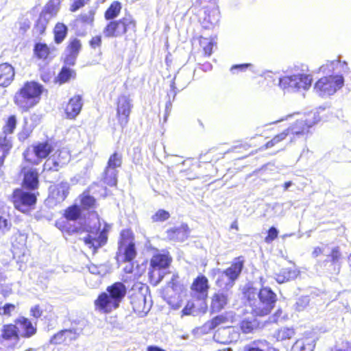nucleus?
I'll use <instances>...</instances> for the list:
<instances>
[{
    "label": "nucleus",
    "instance_id": "obj_15",
    "mask_svg": "<svg viewBox=\"0 0 351 351\" xmlns=\"http://www.w3.org/2000/svg\"><path fill=\"white\" fill-rule=\"evenodd\" d=\"M199 11L203 10L202 15L199 14V21L202 25L206 28H210L216 25L220 19V12L217 2H211L210 5H207L199 8Z\"/></svg>",
    "mask_w": 351,
    "mask_h": 351
},
{
    "label": "nucleus",
    "instance_id": "obj_58",
    "mask_svg": "<svg viewBox=\"0 0 351 351\" xmlns=\"http://www.w3.org/2000/svg\"><path fill=\"white\" fill-rule=\"evenodd\" d=\"M62 233L66 234L67 235H73L75 234H80L83 232V230L80 227H76V226H63L61 228H60Z\"/></svg>",
    "mask_w": 351,
    "mask_h": 351
},
{
    "label": "nucleus",
    "instance_id": "obj_46",
    "mask_svg": "<svg viewBox=\"0 0 351 351\" xmlns=\"http://www.w3.org/2000/svg\"><path fill=\"white\" fill-rule=\"evenodd\" d=\"M287 136H288V134H287V132L285 131V130H284L282 132L275 135L271 140H269L267 143H265L258 149L262 151L264 149H271V148L277 147L282 141H284L287 138Z\"/></svg>",
    "mask_w": 351,
    "mask_h": 351
},
{
    "label": "nucleus",
    "instance_id": "obj_34",
    "mask_svg": "<svg viewBox=\"0 0 351 351\" xmlns=\"http://www.w3.org/2000/svg\"><path fill=\"white\" fill-rule=\"evenodd\" d=\"M258 297L260 302L265 303L266 308L270 307L274 308L277 300L276 294L269 287H262L260 289Z\"/></svg>",
    "mask_w": 351,
    "mask_h": 351
},
{
    "label": "nucleus",
    "instance_id": "obj_48",
    "mask_svg": "<svg viewBox=\"0 0 351 351\" xmlns=\"http://www.w3.org/2000/svg\"><path fill=\"white\" fill-rule=\"evenodd\" d=\"M48 23L49 19L46 16H43V14H39L34 23V31L39 36L45 34Z\"/></svg>",
    "mask_w": 351,
    "mask_h": 351
},
{
    "label": "nucleus",
    "instance_id": "obj_9",
    "mask_svg": "<svg viewBox=\"0 0 351 351\" xmlns=\"http://www.w3.org/2000/svg\"><path fill=\"white\" fill-rule=\"evenodd\" d=\"M108 240V230L100 227L92 228L88 230L87 235L84 237V244L92 250L93 254H96L99 248L104 246Z\"/></svg>",
    "mask_w": 351,
    "mask_h": 351
},
{
    "label": "nucleus",
    "instance_id": "obj_7",
    "mask_svg": "<svg viewBox=\"0 0 351 351\" xmlns=\"http://www.w3.org/2000/svg\"><path fill=\"white\" fill-rule=\"evenodd\" d=\"M319 121L315 113L309 114L303 119H298L292 125L285 129L288 136H292L291 141L295 137L306 135L310 128Z\"/></svg>",
    "mask_w": 351,
    "mask_h": 351
},
{
    "label": "nucleus",
    "instance_id": "obj_26",
    "mask_svg": "<svg viewBox=\"0 0 351 351\" xmlns=\"http://www.w3.org/2000/svg\"><path fill=\"white\" fill-rule=\"evenodd\" d=\"M106 291L119 306L121 302L126 295L127 288L123 282H115L106 288Z\"/></svg>",
    "mask_w": 351,
    "mask_h": 351
},
{
    "label": "nucleus",
    "instance_id": "obj_13",
    "mask_svg": "<svg viewBox=\"0 0 351 351\" xmlns=\"http://www.w3.org/2000/svg\"><path fill=\"white\" fill-rule=\"evenodd\" d=\"M20 174L23 177L21 188L37 192L40 184L38 170L36 168L23 166L20 170Z\"/></svg>",
    "mask_w": 351,
    "mask_h": 351
},
{
    "label": "nucleus",
    "instance_id": "obj_12",
    "mask_svg": "<svg viewBox=\"0 0 351 351\" xmlns=\"http://www.w3.org/2000/svg\"><path fill=\"white\" fill-rule=\"evenodd\" d=\"M132 104L129 97L125 95H119L116 101V118L118 124L124 128L128 123L132 112Z\"/></svg>",
    "mask_w": 351,
    "mask_h": 351
},
{
    "label": "nucleus",
    "instance_id": "obj_6",
    "mask_svg": "<svg viewBox=\"0 0 351 351\" xmlns=\"http://www.w3.org/2000/svg\"><path fill=\"white\" fill-rule=\"evenodd\" d=\"M343 84L342 75H329L319 78L314 84V90L322 97L330 96L341 89Z\"/></svg>",
    "mask_w": 351,
    "mask_h": 351
},
{
    "label": "nucleus",
    "instance_id": "obj_52",
    "mask_svg": "<svg viewBox=\"0 0 351 351\" xmlns=\"http://www.w3.org/2000/svg\"><path fill=\"white\" fill-rule=\"evenodd\" d=\"M16 117L15 115H10L5 121V123L3 126V135L7 136L14 133L16 127Z\"/></svg>",
    "mask_w": 351,
    "mask_h": 351
},
{
    "label": "nucleus",
    "instance_id": "obj_45",
    "mask_svg": "<svg viewBox=\"0 0 351 351\" xmlns=\"http://www.w3.org/2000/svg\"><path fill=\"white\" fill-rule=\"evenodd\" d=\"M198 41L200 47L202 48L203 56L204 57H210L213 53V49L216 43L212 38H208L199 36Z\"/></svg>",
    "mask_w": 351,
    "mask_h": 351
},
{
    "label": "nucleus",
    "instance_id": "obj_23",
    "mask_svg": "<svg viewBox=\"0 0 351 351\" xmlns=\"http://www.w3.org/2000/svg\"><path fill=\"white\" fill-rule=\"evenodd\" d=\"M49 197L56 204L61 203L66 198L69 191V184L67 182H61L51 186Z\"/></svg>",
    "mask_w": 351,
    "mask_h": 351
},
{
    "label": "nucleus",
    "instance_id": "obj_35",
    "mask_svg": "<svg viewBox=\"0 0 351 351\" xmlns=\"http://www.w3.org/2000/svg\"><path fill=\"white\" fill-rule=\"evenodd\" d=\"M167 238L170 241H183L188 237V229L186 225L171 228L166 232Z\"/></svg>",
    "mask_w": 351,
    "mask_h": 351
},
{
    "label": "nucleus",
    "instance_id": "obj_10",
    "mask_svg": "<svg viewBox=\"0 0 351 351\" xmlns=\"http://www.w3.org/2000/svg\"><path fill=\"white\" fill-rule=\"evenodd\" d=\"M234 322V313L232 312H226L207 320L199 328V330L202 334L206 335L220 327H223V328H230V326H226V324H232Z\"/></svg>",
    "mask_w": 351,
    "mask_h": 351
},
{
    "label": "nucleus",
    "instance_id": "obj_54",
    "mask_svg": "<svg viewBox=\"0 0 351 351\" xmlns=\"http://www.w3.org/2000/svg\"><path fill=\"white\" fill-rule=\"evenodd\" d=\"M80 204L84 209L90 210L96 207L97 202L94 197L88 194H83L80 199Z\"/></svg>",
    "mask_w": 351,
    "mask_h": 351
},
{
    "label": "nucleus",
    "instance_id": "obj_27",
    "mask_svg": "<svg viewBox=\"0 0 351 351\" xmlns=\"http://www.w3.org/2000/svg\"><path fill=\"white\" fill-rule=\"evenodd\" d=\"M0 338L4 341L18 342L21 337L16 324L14 322L3 325Z\"/></svg>",
    "mask_w": 351,
    "mask_h": 351
},
{
    "label": "nucleus",
    "instance_id": "obj_56",
    "mask_svg": "<svg viewBox=\"0 0 351 351\" xmlns=\"http://www.w3.org/2000/svg\"><path fill=\"white\" fill-rule=\"evenodd\" d=\"M90 2V0H73L70 4L69 11L71 12H75L88 5Z\"/></svg>",
    "mask_w": 351,
    "mask_h": 351
},
{
    "label": "nucleus",
    "instance_id": "obj_3",
    "mask_svg": "<svg viewBox=\"0 0 351 351\" xmlns=\"http://www.w3.org/2000/svg\"><path fill=\"white\" fill-rule=\"evenodd\" d=\"M244 264V256H239L235 257L230 265L223 271L219 269H215L214 274L218 275L215 285L220 288L232 287L241 275Z\"/></svg>",
    "mask_w": 351,
    "mask_h": 351
},
{
    "label": "nucleus",
    "instance_id": "obj_22",
    "mask_svg": "<svg viewBox=\"0 0 351 351\" xmlns=\"http://www.w3.org/2000/svg\"><path fill=\"white\" fill-rule=\"evenodd\" d=\"M229 303V297L226 293L217 291L210 298V311L211 313H218L226 308Z\"/></svg>",
    "mask_w": 351,
    "mask_h": 351
},
{
    "label": "nucleus",
    "instance_id": "obj_61",
    "mask_svg": "<svg viewBox=\"0 0 351 351\" xmlns=\"http://www.w3.org/2000/svg\"><path fill=\"white\" fill-rule=\"evenodd\" d=\"M167 302L172 309L176 310L182 306L183 300L180 295H178L177 299L173 297L167 298Z\"/></svg>",
    "mask_w": 351,
    "mask_h": 351
},
{
    "label": "nucleus",
    "instance_id": "obj_5",
    "mask_svg": "<svg viewBox=\"0 0 351 351\" xmlns=\"http://www.w3.org/2000/svg\"><path fill=\"white\" fill-rule=\"evenodd\" d=\"M136 255L134 234L132 230L130 228L121 230L118 240L117 259L121 258L123 263H130L136 258Z\"/></svg>",
    "mask_w": 351,
    "mask_h": 351
},
{
    "label": "nucleus",
    "instance_id": "obj_25",
    "mask_svg": "<svg viewBox=\"0 0 351 351\" xmlns=\"http://www.w3.org/2000/svg\"><path fill=\"white\" fill-rule=\"evenodd\" d=\"M15 77L14 68L9 63L0 64V86L8 87Z\"/></svg>",
    "mask_w": 351,
    "mask_h": 351
},
{
    "label": "nucleus",
    "instance_id": "obj_41",
    "mask_svg": "<svg viewBox=\"0 0 351 351\" xmlns=\"http://www.w3.org/2000/svg\"><path fill=\"white\" fill-rule=\"evenodd\" d=\"M162 269L149 265L147 276L149 282L152 285L156 286L159 284L164 278L165 274Z\"/></svg>",
    "mask_w": 351,
    "mask_h": 351
},
{
    "label": "nucleus",
    "instance_id": "obj_64",
    "mask_svg": "<svg viewBox=\"0 0 351 351\" xmlns=\"http://www.w3.org/2000/svg\"><path fill=\"white\" fill-rule=\"evenodd\" d=\"M30 315L32 317L38 319L42 316L43 309L38 304L35 305L31 308Z\"/></svg>",
    "mask_w": 351,
    "mask_h": 351
},
{
    "label": "nucleus",
    "instance_id": "obj_49",
    "mask_svg": "<svg viewBox=\"0 0 351 351\" xmlns=\"http://www.w3.org/2000/svg\"><path fill=\"white\" fill-rule=\"evenodd\" d=\"M258 322L256 320L244 319L239 323V328L244 334H249L254 332L258 327Z\"/></svg>",
    "mask_w": 351,
    "mask_h": 351
},
{
    "label": "nucleus",
    "instance_id": "obj_1",
    "mask_svg": "<svg viewBox=\"0 0 351 351\" xmlns=\"http://www.w3.org/2000/svg\"><path fill=\"white\" fill-rule=\"evenodd\" d=\"M43 86L36 81H27L14 93L13 102L22 112H28L41 99Z\"/></svg>",
    "mask_w": 351,
    "mask_h": 351
},
{
    "label": "nucleus",
    "instance_id": "obj_50",
    "mask_svg": "<svg viewBox=\"0 0 351 351\" xmlns=\"http://www.w3.org/2000/svg\"><path fill=\"white\" fill-rule=\"evenodd\" d=\"M63 216L69 221H76L81 216V211L76 204L67 207L64 212Z\"/></svg>",
    "mask_w": 351,
    "mask_h": 351
},
{
    "label": "nucleus",
    "instance_id": "obj_44",
    "mask_svg": "<svg viewBox=\"0 0 351 351\" xmlns=\"http://www.w3.org/2000/svg\"><path fill=\"white\" fill-rule=\"evenodd\" d=\"M118 171L107 167L104 168L102 174V180L104 183L109 186H116L117 184Z\"/></svg>",
    "mask_w": 351,
    "mask_h": 351
},
{
    "label": "nucleus",
    "instance_id": "obj_57",
    "mask_svg": "<svg viewBox=\"0 0 351 351\" xmlns=\"http://www.w3.org/2000/svg\"><path fill=\"white\" fill-rule=\"evenodd\" d=\"M88 45L91 49L100 50L102 46V36L101 35L92 36L88 40Z\"/></svg>",
    "mask_w": 351,
    "mask_h": 351
},
{
    "label": "nucleus",
    "instance_id": "obj_11",
    "mask_svg": "<svg viewBox=\"0 0 351 351\" xmlns=\"http://www.w3.org/2000/svg\"><path fill=\"white\" fill-rule=\"evenodd\" d=\"M209 289L208 279L204 275L199 274L190 285L191 296L195 301L205 303L208 298Z\"/></svg>",
    "mask_w": 351,
    "mask_h": 351
},
{
    "label": "nucleus",
    "instance_id": "obj_4",
    "mask_svg": "<svg viewBox=\"0 0 351 351\" xmlns=\"http://www.w3.org/2000/svg\"><path fill=\"white\" fill-rule=\"evenodd\" d=\"M38 195V192L16 188L13 190L10 200L16 210L29 214L36 208Z\"/></svg>",
    "mask_w": 351,
    "mask_h": 351
},
{
    "label": "nucleus",
    "instance_id": "obj_43",
    "mask_svg": "<svg viewBox=\"0 0 351 351\" xmlns=\"http://www.w3.org/2000/svg\"><path fill=\"white\" fill-rule=\"evenodd\" d=\"M295 335V330L292 327H282L278 328L274 334V337L278 341H285L293 339Z\"/></svg>",
    "mask_w": 351,
    "mask_h": 351
},
{
    "label": "nucleus",
    "instance_id": "obj_14",
    "mask_svg": "<svg viewBox=\"0 0 351 351\" xmlns=\"http://www.w3.org/2000/svg\"><path fill=\"white\" fill-rule=\"evenodd\" d=\"M244 297L248 301L249 305L252 308V313L256 317H263L269 314L272 310L270 307L266 308L265 303L260 302V299L256 300L257 295L256 289L252 287L246 288L243 291Z\"/></svg>",
    "mask_w": 351,
    "mask_h": 351
},
{
    "label": "nucleus",
    "instance_id": "obj_53",
    "mask_svg": "<svg viewBox=\"0 0 351 351\" xmlns=\"http://www.w3.org/2000/svg\"><path fill=\"white\" fill-rule=\"evenodd\" d=\"M122 165V156L121 154L115 152L109 156L107 165L105 167L117 169Z\"/></svg>",
    "mask_w": 351,
    "mask_h": 351
},
{
    "label": "nucleus",
    "instance_id": "obj_51",
    "mask_svg": "<svg viewBox=\"0 0 351 351\" xmlns=\"http://www.w3.org/2000/svg\"><path fill=\"white\" fill-rule=\"evenodd\" d=\"M279 86L284 90H296L295 75H285L279 79Z\"/></svg>",
    "mask_w": 351,
    "mask_h": 351
},
{
    "label": "nucleus",
    "instance_id": "obj_21",
    "mask_svg": "<svg viewBox=\"0 0 351 351\" xmlns=\"http://www.w3.org/2000/svg\"><path fill=\"white\" fill-rule=\"evenodd\" d=\"M54 50V48H50L47 43L38 42L34 45L33 53L37 60L49 63L55 57Z\"/></svg>",
    "mask_w": 351,
    "mask_h": 351
},
{
    "label": "nucleus",
    "instance_id": "obj_28",
    "mask_svg": "<svg viewBox=\"0 0 351 351\" xmlns=\"http://www.w3.org/2000/svg\"><path fill=\"white\" fill-rule=\"evenodd\" d=\"M343 258L342 253L339 246L332 247L328 255V258L325 263H329V267L333 271L334 274H339L341 269V261Z\"/></svg>",
    "mask_w": 351,
    "mask_h": 351
},
{
    "label": "nucleus",
    "instance_id": "obj_33",
    "mask_svg": "<svg viewBox=\"0 0 351 351\" xmlns=\"http://www.w3.org/2000/svg\"><path fill=\"white\" fill-rule=\"evenodd\" d=\"M258 297L260 302L265 303L266 308L270 307L274 308L277 300L276 294L269 287H262L260 289Z\"/></svg>",
    "mask_w": 351,
    "mask_h": 351
},
{
    "label": "nucleus",
    "instance_id": "obj_24",
    "mask_svg": "<svg viewBox=\"0 0 351 351\" xmlns=\"http://www.w3.org/2000/svg\"><path fill=\"white\" fill-rule=\"evenodd\" d=\"M95 11L89 10L87 13L79 14L73 21V26L77 31L86 30L88 27H93L95 22Z\"/></svg>",
    "mask_w": 351,
    "mask_h": 351
},
{
    "label": "nucleus",
    "instance_id": "obj_20",
    "mask_svg": "<svg viewBox=\"0 0 351 351\" xmlns=\"http://www.w3.org/2000/svg\"><path fill=\"white\" fill-rule=\"evenodd\" d=\"M300 275V271L297 267L292 263L289 266L282 267L278 272L275 273L274 278L279 284L293 280Z\"/></svg>",
    "mask_w": 351,
    "mask_h": 351
},
{
    "label": "nucleus",
    "instance_id": "obj_17",
    "mask_svg": "<svg viewBox=\"0 0 351 351\" xmlns=\"http://www.w3.org/2000/svg\"><path fill=\"white\" fill-rule=\"evenodd\" d=\"M95 311L108 314L119 308L117 302L106 292L100 293L94 301Z\"/></svg>",
    "mask_w": 351,
    "mask_h": 351
},
{
    "label": "nucleus",
    "instance_id": "obj_31",
    "mask_svg": "<svg viewBox=\"0 0 351 351\" xmlns=\"http://www.w3.org/2000/svg\"><path fill=\"white\" fill-rule=\"evenodd\" d=\"M130 304L132 305L133 311L138 316L143 317L147 312V309L145 307V295L141 293L132 294L130 296Z\"/></svg>",
    "mask_w": 351,
    "mask_h": 351
},
{
    "label": "nucleus",
    "instance_id": "obj_29",
    "mask_svg": "<svg viewBox=\"0 0 351 351\" xmlns=\"http://www.w3.org/2000/svg\"><path fill=\"white\" fill-rule=\"evenodd\" d=\"M315 340L313 335L306 334L298 339L292 347V351H313Z\"/></svg>",
    "mask_w": 351,
    "mask_h": 351
},
{
    "label": "nucleus",
    "instance_id": "obj_16",
    "mask_svg": "<svg viewBox=\"0 0 351 351\" xmlns=\"http://www.w3.org/2000/svg\"><path fill=\"white\" fill-rule=\"evenodd\" d=\"M18 327L20 337L29 339L36 335L38 331L36 322H32L29 318L21 316L14 319Z\"/></svg>",
    "mask_w": 351,
    "mask_h": 351
},
{
    "label": "nucleus",
    "instance_id": "obj_37",
    "mask_svg": "<svg viewBox=\"0 0 351 351\" xmlns=\"http://www.w3.org/2000/svg\"><path fill=\"white\" fill-rule=\"evenodd\" d=\"M60 0H49L40 14H43L45 16L49 15L51 18L56 17L60 11Z\"/></svg>",
    "mask_w": 351,
    "mask_h": 351
},
{
    "label": "nucleus",
    "instance_id": "obj_8",
    "mask_svg": "<svg viewBox=\"0 0 351 351\" xmlns=\"http://www.w3.org/2000/svg\"><path fill=\"white\" fill-rule=\"evenodd\" d=\"M32 149L36 160L32 158L29 148L26 149L23 154L24 160L31 165H38L41 160L47 158L52 153L53 147L49 140H45L32 145Z\"/></svg>",
    "mask_w": 351,
    "mask_h": 351
},
{
    "label": "nucleus",
    "instance_id": "obj_60",
    "mask_svg": "<svg viewBox=\"0 0 351 351\" xmlns=\"http://www.w3.org/2000/svg\"><path fill=\"white\" fill-rule=\"evenodd\" d=\"M12 223L9 219L3 214H0V231L1 232H6L10 230Z\"/></svg>",
    "mask_w": 351,
    "mask_h": 351
},
{
    "label": "nucleus",
    "instance_id": "obj_32",
    "mask_svg": "<svg viewBox=\"0 0 351 351\" xmlns=\"http://www.w3.org/2000/svg\"><path fill=\"white\" fill-rule=\"evenodd\" d=\"M69 66L70 65H66L64 64L57 76L55 77V83L62 85L68 83L71 80L75 79L76 71L74 69L69 68Z\"/></svg>",
    "mask_w": 351,
    "mask_h": 351
},
{
    "label": "nucleus",
    "instance_id": "obj_36",
    "mask_svg": "<svg viewBox=\"0 0 351 351\" xmlns=\"http://www.w3.org/2000/svg\"><path fill=\"white\" fill-rule=\"evenodd\" d=\"M69 160V154L66 151L58 149L53 156V166L49 167V171H58L62 166L65 165Z\"/></svg>",
    "mask_w": 351,
    "mask_h": 351
},
{
    "label": "nucleus",
    "instance_id": "obj_63",
    "mask_svg": "<svg viewBox=\"0 0 351 351\" xmlns=\"http://www.w3.org/2000/svg\"><path fill=\"white\" fill-rule=\"evenodd\" d=\"M195 310V304L191 301H188L181 311V315L188 316L191 315Z\"/></svg>",
    "mask_w": 351,
    "mask_h": 351
},
{
    "label": "nucleus",
    "instance_id": "obj_2",
    "mask_svg": "<svg viewBox=\"0 0 351 351\" xmlns=\"http://www.w3.org/2000/svg\"><path fill=\"white\" fill-rule=\"evenodd\" d=\"M136 32V21L130 15L109 21L103 29L106 38H120Z\"/></svg>",
    "mask_w": 351,
    "mask_h": 351
},
{
    "label": "nucleus",
    "instance_id": "obj_39",
    "mask_svg": "<svg viewBox=\"0 0 351 351\" xmlns=\"http://www.w3.org/2000/svg\"><path fill=\"white\" fill-rule=\"evenodd\" d=\"M75 332L70 329L59 331L51 338V342L54 344L66 343L74 339Z\"/></svg>",
    "mask_w": 351,
    "mask_h": 351
},
{
    "label": "nucleus",
    "instance_id": "obj_40",
    "mask_svg": "<svg viewBox=\"0 0 351 351\" xmlns=\"http://www.w3.org/2000/svg\"><path fill=\"white\" fill-rule=\"evenodd\" d=\"M12 148L11 138L5 135L0 134V165L3 164L5 158L9 154Z\"/></svg>",
    "mask_w": 351,
    "mask_h": 351
},
{
    "label": "nucleus",
    "instance_id": "obj_38",
    "mask_svg": "<svg viewBox=\"0 0 351 351\" xmlns=\"http://www.w3.org/2000/svg\"><path fill=\"white\" fill-rule=\"evenodd\" d=\"M122 10V4L119 1H113L105 10L104 16L106 21H112L120 14Z\"/></svg>",
    "mask_w": 351,
    "mask_h": 351
},
{
    "label": "nucleus",
    "instance_id": "obj_62",
    "mask_svg": "<svg viewBox=\"0 0 351 351\" xmlns=\"http://www.w3.org/2000/svg\"><path fill=\"white\" fill-rule=\"evenodd\" d=\"M278 235V231L275 227H271L269 228L267 232V236L265 237V242L267 243H271L275 240Z\"/></svg>",
    "mask_w": 351,
    "mask_h": 351
},
{
    "label": "nucleus",
    "instance_id": "obj_18",
    "mask_svg": "<svg viewBox=\"0 0 351 351\" xmlns=\"http://www.w3.org/2000/svg\"><path fill=\"white\" fill-rule=\"evenodd\" d=\"M81 49V40L77 38H70L65 48L66 55L63 60L64 64L66 65H75Z\"/></svg>",
    "mask_w": 351,
    "mask_h": 351
},
{
    "label": "nucleus",
    "instance_id": "obj_47",
    "mask_svg": "<svg viewBox=\"0 0 351 351\" xmlns=\"http://www.w3.org/2000/svg\"><path fill=\"white\" fill-rule=\"evenodd\" d=\"M295 81L296 83V90H306L311 86L312 79L308 75L295 74Z\"/></svg>",
    "mask_w": 351,
    "mask_h": 351
},
{
    "label": "nucleus",
    "instance_id": "obj_55",
    "mask_svg": "<svg viewBox=\"0 0 351 351\" xmlns=\"http://www.w3.org/2000/svg\"><path fill=\"white\" fill-rule=\"evenodd\" d=\"M170 218V213L169 211L164 209L158 210L151 217L152 222L158 223L167 221Z\"/></svg>",
    "mask_w": 351,
    "mask_h": 351
},
{
    "label": "nucleus",
    "instance_id": "obj_42",
    "mask_svg": "<svg viewBox=\"0 0 351 351\" xmlns=\"http://www.w3.org/2000/svg\"><path fill=\"white\" fill-rule=\"evenodd\" d=\"M53 40L56 44L62 43L68 34L67 26L61 22H58L53 29Z\"/></svg>",
    "mask_w": 351,
    "mask_h": 351
},
{
    "label": "nucleus",
    "instance_id": "obj_30",
    "mask_svg": "<svg viewBox=\"0 0 351 351\" xmlns=\"http://www.w3.org/2000/svg\"><path fill=\"white\" fill-rule=\"evenodd\" d=\"M172 263V257L167 252L164 253H156L149 260V264L162 269H168Z\"/></svg>",
    "mask_w": 351,
    "mask_h": 351
},
{
    "label": "nucleus",
    "instance_id": "obj_59",
    "mask_svg": "<svg viewBox=\"0 0 351 351\" xmlns=\"http://www.w3.org/2000/svg\"><path fill=\"white\" fill-rule=\"evenodd\" d=\"M169 286L174 291L180 289L182 287V285L180 281V277L178 274H174L169 282H168Z\"/></svg>",
    "mask_w": 351,
    "mask_h": 351
},
{
    "label": "nucleus",
    "instance_id": "obj_19",
    "mask_svg": "<svg viewBox=\"0 0 351 351\" xmlns=\"http://www.w3.org/2000/svg\"><path fill=\"white\" fill-rule=\"evenodd\" d=\"M83 106L82 97L80 95H75L71 97L64 108L66 118L75 119L80 113Z\"/></svg>",
    "mask_w": 351,
    "mask_h": 351
}]
</instances>
